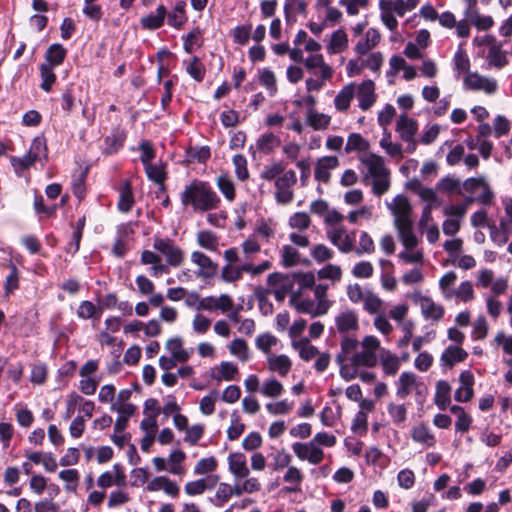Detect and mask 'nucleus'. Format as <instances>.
<instances>
[{
	"mask_svg": "<svg viewBox=\"0 0 512 512\" xmlns=\"http://www.w3.org/2000/svg\"><path fill=\"white\" fill-rule=\"evenodd\" d=\"M282 260L281 264L286 267H293L299 262L298 251L290 245H284L281 251Z\"/></svg>",
	"mask_w": 512,
	"mask_h": 512,
	"instance_id": "obj_61",
	"label": "nucleus"
},
{
	"mask_svg": "<svg viewBox=\"0 0 512 512\" xmlns=\"http://www.w3.org/2000/svg\"><path fill=\"white\" fill-rule=\"evenodd\" d=\"M387 411L395 425L400 426L407 419V408L404 404L390 403Z\"/></svg>",
	"mask_w": 512,
	"mask_h": 512,
	"instance_id": "obj_59",
	"label": "nucleus"
},
{
	"mask_svg": "<svg viewBox=\"0 0 512 512\" xmlns=\"http://www.w3.org/2000/svg\"><path fill=\"white\" fill-rule=\"evenodd\" d=\"M466 19H468L476 29L480 31H487L494 25V20L491 16L481 15L479 11L474 12Z\"/></svg>",
	"mask_w": 512,
	"mask_h": 512,
	"instance_id": "obj_56",
	"label": "nucleus"
},
{
	"mask_svg": "<svg viewBox=\"0 0 512 512\" xmlns=\"http://www.w3.org/2000/svg\"><path fill=\"white\" fill-rule=\"evenodd\" d=\"M67 57V49L60 43L51 44L45 52V62L43 64L52 67H58L65 61Z\"/></svg>",
	"mask_w": 512,
	"mask_h": 512,
	"instance_id": "obj_21",
	"label": "nucleus"
},
{
	"mask_svg": "<svg viewBox=\"0 0 512 512\" xmlns=\"http://www.w3.org/2000/svg\"><path fill=\"white\" fill-rule=\"evenodd\" d=\"M381 35L375 28H370L365 34V39L360 40L356 46L355 51L359 55H365L369 50L374 48L380 42Z\"/></svg>",
	"mask_w": 512,
	"mask_h": 512,
	"instance_id": "obj_25",
	"label": "nucleus"
},
{
	"mask_svg": "<svg viewBox=\"0 0 512 512\" xmlns=\"http://www.w3.org/2000/svg\"><path fill=\"white\" fill-rule=\"evenodd\" d=\"M3 266L9 269V274L6 276L3 284L4 297L9 298L20 288V271L11 260L3 264Z\"/></svg>",
	"mask_w": 512,
	"mask_h": 512,
	"instance_id": "obj_15",
	"label": "nucleus"
},
{
	"mask_svg": "<svg viewBox=\"0 0 512 512\" xmlns=\"http://www.w3.org/2000/svg\"><path fill=\"white\" fill-rule=\"evenodd\" d=\"M191 261L199 267V270L196 272L197 277L210 279L217 274V263L213 262L212 259L203 252H192Z\"/></svg>",
	"mask_w": 512,
	"mask_h": 512,
	"instance_id": "obj_9",
	"label": "nucleus"
},
{
	"mask_svg": "<svg viewBox=\"0 0 512 512\" xmlns=\"http://www.w3.org/2000/svg\"><path fill=\"white\" fill-rule=\"evenodd\" d=\"M490 227V237L492 241L498 246H502L506 244L509 240V236L511 233V223L506 220H501L499 222V226H489Z\"/></svg>",
	"mask_w": 512,
	"mask_h": 512,
	"instance_id": "obj_24",
	"label": "nucleus"
},
{
	"mask_svg": "<svg viewBox=\"0 0 512 512\" xmlns=\"http://www.w3.org/2000/svg\"><path fill=\"white\" fill-rule=\"evenodd\" d=\"M411 436L415 442L422 443L427 446H432L435 442L434 436L425 425L414 427Z\"/></svg>",
	"mask_w": 512,
	"mask_h": 512,
	"instance_id": "obj_53",
	"label": "nucleus"
},
{
	"mask_svg": "<svg viewBox=\"0 0 512 512\" xmlns=\"http://www.w3.org/2000/svg\"><path fill=\"white\" fill-rule=\"evenodd\" d=\"M10 163L14 169L15 174L20 177L25 170L32 167L36 161L26 153L22 157L10 156Z\"/></svg>",
	"mask_w": 512,
	"mask_h": 512,
	"instance_id": "obj_49",
	"label": "nucleus"
},
{
	"mask_svg": "<svg viewBox=\"0 0 512 512\" xmlns=\"http://www.w3.org/2000/svg\"><path fill=\"white\" fill-rule=\"evenodd\" d=\"M369 148V142L362 137L359 133H351L348 136L345 146V152L351 153L353 151H366Z\"/></svg>",
	"mask_w": 512,
	"mask_h": 512,
	"instance_id": "obj_51",
	"label": "nucleus"
},
{
	"mask_svg": "<svg viewBox=\"0 0 512 512\" xmlns=\"http://www.w3.org/2000/svg\"><path fill=\"white\" fill-rule=\"evenodd\" d=\"M418 130V123L415 119L407 117L406 114H402L396 125V131L399 132L400 137L405 142L413 140Z\"/></svg>",
	"mask_w": 512,
	"mask_h": 512,
	"instance_id": "obj_18",
	"label": "nucleus"
},
{
	"mask_svg": "<svg viewBox=\"0 0 512 512\" xmlns=\"http://www.w3.org/2000/svg\"><path fill=\"white\" fill-rule=\"evenodd\" d=\"M180 201L184 208H192L194 212L216 210L221 199L208 181L192 179L180 193Z\"/></svg>",
	"mask_w": 512,
	"mask_h": 512,
	"instance_id": "obj_1",
	"label": "nucleus"
},
{
	"mask_svg": "<svg viewBox=\"0 0 512 512\" xmlns=\"http://www.w3.org/2000/svg\"><path fill=\"white\" fill-rule=\"evenodd\" d=\"M36 162L41 160L43 156L46 160L48 158L47 141L44 137H35L27 152Z\"/></svg>",
	"mask_w": 512,
	"mask_h": 512,
	"instance_id": "obj_43",
	"label": "nucleus"
},
{
	"mask_svg": "<svg viewBox=\"0 0 512 512\" xmlns=\"http://www.w3.org/2000/svg\"><path fill=\"white\" fill-rule=\"evenodd\" d=\"M230 353L239 357L242 361L249 359L248 345L241 338L234 339L229 346Z\"/></svg>",
	"mask_w": 512,
	"mask_h": 512,
	"instance_id": "obj_62",
	"label": "nucleus"
},
{
	"mask_svg": "<svg viewBox=\"0 0 512 512\" xmlns=\"http://www.w3.org/2000/svg\"><path fill=\"white\" fill-rule=\"evenodd\" d=\"M33 208L38 215L39 219L45 218H54L57 215L58 205H46L44 203V197L42 194L35 190L34 192V200H33Z\"/></svg>",
	"mask_w": 512,
	"mask_h": 512,
	"instance_id": "obj_22",
	"label": "nucleus"
},
{
	"mask_svg": "<svg viewBox=\"0 0 512 512\" xmlns=\"http://www.w3.org/2000/svg\"><path fill=\"white\" fill-rule=\"evenodd\" d=\"M335 324L342 335L355 332L359 329L358 315L354 310H346L335 317Z\"/></svg>",
	"mask_w": 512,
	"mask_h": 512,
	"instance_id": "obj_11",
	"label": "nucleus"
},
{
	"mask_svg": "<svg viewBox=\"0 0 512 512\" xmlns=\"http://www.w3.org/2000/svg\"><path fill=\"white\" fill-rule=\"evenodd\" d=\"M415 385L416 375L413 372H403L398 379L396 395L401 399H405Z\"/></svg>",
	"mask_w": 512,
	"mask_h": 512,
	"instance_id": "obj_32",
	"label": "nucleus"
},
{
	"mask_svg": "<svg viewBox=\"0 0 512 512\" xmlns=\"http://www.w3.org/2000/svg\"><path fill=\"white\" fill-rule=\"evenodd\" d=\"M393 215L395 217V228L400 226L405 228L406 225L413 223L411 219L412 207L405 196L398 195L395 197Z\"/></svg>",
	"mask_w": 512,
	"mask_h": 512,
	"instance_id": "obj_8",
	"label": "nucleus"
},
{
	"mask_svg": "<svg viewBox=\"0 0 512 512\" xmlns=\"http://www.w3.org/2000/svg\"><path fill=\"white\" fill-rule=\"evenodd\" d=\"M463 158L464 164L469 168H475L479 164V159L475 154H468L464 156V147L460 144L456 145L450 150V165L459 163Z\"/></svg>",
	"mask_w": 512,
	"mask_h": 512,
	"instance_id": "obj_23",
	"label": "nucleus"
},
{
	"mask_svg": "<svg viewBox=\"0 0 512 512\" xmlns=\"http://www.w3.org/2000/svg\"><path fill=\"white\" fill-rule=\"evenodd\" d=\"M486 60L489 66L501 69L508 64L506 52L502 50V46H493L488 48Z\"/></svg>",
	"mask_w": 512,
	"mask_h": 512,
	"instance_id": "obj_33",
	"label": "nucleus"
},
{
	"mask_svg": "<svg viewBox=\"0 0 512 512\" xmlns=\"http://www.w3.org/2000/svg\"><path fill=\"white\" fill-rule=\"evenodd\" d=\"M54 68L50 65L40 64L39 72L41 83L39 87L45 91L46 93H50L52 91L53 85L56 83L57 76L54 72Z\"/></svg>",
	"mask_w": 512,
	"mask_h": 512,
	"instance_id": "obj_34",
	"label": "nucleus"
},
{
	"mask_svg": "<svg viewBox=\"0 0 512 512\" xmlns=\"http://www.w3.org/2000/svg\"><path fill=\"white\" fill-rule=\"evenodd\" d=\"M183 49L191 54L195 48H201L204 44L203 32L196 26L187 35L182 36Z\"/></svg>",
	"mask_w": 512,
	"mask_h": 512,
	"instance_id": "obj_26",
	"label": "nucleus"
},
{
	"mask_svg": "<svg viewBox=\"0 0 512 512\" xmlns=\"http://www.w3.org/2000/svg\"><path fill=\"white\" fill-rule=\"evenodd\" d=\"M354 96V88L352 85L345 86L335 97L334 104L337 110L346 111L350 107L351 100Z\"/></svg>",
	"mask_w": 512,
	"mask_h": 512,
	"instance_id": "obj_47",
	"label": "nucleus"
},
{
	"mask_svg": "<svg viewBox=\"0 0 512 512\" xmlns=\"http://www.w3.org/2000/svg\"><path fill=\"white\" fill-rule=\"evenodd\" d=\"M465 88L470 90H483L487 94H492L497 90V81L492 78L484 77L478 73H466L463 77Z\"/></svg>",
	"mask_w": 512,
	"mask_h": 512,
	"instance_id": "obj_7",
	"label": "nucleus"
},
{
	"mask_svg": "<svg viewBox=\"0 0 512 512\" xmlns=\"http://www.w3.org/2000/svg\"><path fill=\"white\" fill-rule=\"evenodd\" d=\"M352 365L355 367H374L377 364V357L373 351H361L351 357Z\"/></svg>",
	"mask_w": 512,
	"mask_h": 512,
	"instance_id": "obj_46",
	"label": "nucleus"
},
{
	"mask_svg": "<svg viewBox=\"0 0 512 512\" xmlns=\"http://www.w3.org/2000/svg\"><path fill=\"white\" fill-rule=\"evenodd\" d=\"M248 271L249 266L245 265V263L237 267L227 264L222 268L221 279L227 283L236 282L242 278L244 272Z\"/></svg>",
	"mask_w": 512,
	"mask_h": 512,
	"instance_id": "obj_38",
	"label": "nucleus"
},
{
	"mask_svg": "<svg viewBox=\"0 0 512 512\" xmlns=\"http://www.w3.org/2000/svg\"><path fill=\"white\" fill-rule=\"evenodd\" d=\"M166 348L172 353V356L179 362H186L189 359V353L182 347V339L179 337L171 338L167 341Z\"/></svg>",
	"mask_w": 512,
	"mask_h": 512,
	"instance_id": "obj_50",
	"label": "nucleus"
},
{
	"mask_svg": "<svg viewBox=\"0 0 512 512\" xmlns=\"http://www.w3.org/2000/svg\"><path fill=\"white\" fill-rule=\"evenodd\" d=\"M368 167L372 177L389 176L390 171L385 167L384 159L376 154H371L368 158L362 160Z\"/></svg>",
	"mask_w": 512,
	"mask_h": 512,
	"instance_id": "obj_28",
	"label": "nucleus"
},
{
	"mask_svg": "<svg viewBox=\"0 0 512 512\" xmlns=\"http://www.w3.org/2000/svg\"><path fill=\"white\" fill-rule=\"evenodd\" d=\"M269 369L278 372L281 376H286L291 370L292 362L288 356L282 354L268 359Z\"/></svg>",
	"mask_w": 512,
	"mask_h": 512,
	"instance_id": "obj_39",
	"label": "nucleus"
},
{
	"mask_svg": "<svg viewBox=\"0 0 512 512\" xmlns=\"http://www.w3.org/2000/svg\"><path fill=\"white\" fill-rule=\"evenodd\" d=\"M396 229L406 250H413L418 244V239L413 232V223L406 225L405 228L400 226L396 227Z\"/></svg>",
	"mask_w": 512,
	"mask_h": 512,
	"instance_id": "obj_45",
	"label": "nucleus"
},
{
	"mask_svg": "<svg viewBox=\"0 0 512 512\" xmlns=\"http://www.w3.org/2000/svg\"><path fill=\"white\" fill-rule=\"evenodd\" d=\"M245 430V424L241 422L240 416L234 411L231 414V425L227 429V437L229 440H237Z\"/></svg>",
	"mask_w": 512,
	"mask_h": 512,
	"instance_id": "obj_57",
	"label": "nucleus"
},
{
	"mask_svg": "<svg viewBox=\"0 0 512 512\" xmlns=\"http://www.w3.org/2000/svg\"><path fill=\"white\" fill-rule=\"evenodd\" d=\"M77 90L80 87L71 83L61 93L59 101L65 115H70L76 109L77 103L82 104L81 99H77Z\"/></svg>",
	"mask_w": 512,
	"mask_h": 512,
	"instance_id": "obj_13",
	"label": "nucleus"
},
{
	"mask_svg": "<svg viewBox=\"0 0 512 512\" xmlns=\"http://www.w3.org/2000/svg\"><path fill=\"white\" fill-rule=\"evenodd\" d=\"M153 247L165 256L168 265L177 267L182 264L184 260L183 251L175 245L172 239L155 237Z\"/></svg>",
	"mask_w": 512,
	"mask_h": 512,
	"instance_id": "obj_5",
	"label": "nucleus"
},
{
	"mask_svg": "<svg viewBox=\"0 0 512 512\" xmlns=\"http://www.w3.org/2000/svg\"><path fill=\"white\" fill-rule=\"evenodd\" d=\"M297 182V176L294 170H288L275 180V199L278 204L287 205L294 199L292 187Z\"/></svg>",
	"mask_w": 512,
	"mask_h": 512,
	"instance_id": "obj_4",
	"label": "nucleus"
},
{
	"mask_svg": "<svg viewBox=\"0 0 512 512\" xmlns=\"http://www.w3.org/2000/svg\"><path fill=\"white\" fill-rule=\"evenodd\" d=\"M229 471L236 478H245L250 471L247 467L246 456L241 452L230 453L228 456Z\"/></svg>",
	"mask_w": 512,
	"mask_h": 512,
	"instance_id": "obj_19",
	"label": "nucleus"
},
{
	"mask_svg": "<svg viewBox=\"0 0 512 512\" xmlns=\"http://www.w3.org/2000/svg\"><path fill=\"white\" fill-rule=\"evenodd\" d=\"M88 167L82 169L77 176H73L72 192L79 202L86 197V179L88 176Z\"/></svg>",
	"mask_w": 512,
	"mask_h": 512,
	"instance_id": "obj_36",
	"label": "nucleus"
},
{
	"mask_svg": "<svg viewBox=\"0 0 512 512\" xmlns=\"http://www.w3.org/2000/svg\"><path fill=\"white\" fill-rule=\"evenodd\" d=\"M491 346L495 349L501 347L505 354L512 355V335H507L504 331H498L491 341Z\"/></svg>",
	"mask_w": 512,
	"mask_h": 512,
	"instance_id": "obj_55",
	"label": "nucleus"
},
{
	"mask_svg": "<svg viewBox=\"0 0 512 512\" xmlns=\"http://www.w3.org/2000/svg\"><path fill=\"white\" fill-rule=\"evenodd\" d=\"M348 46V37L343 29H338L332 33L327 51L330 54H337L344 51Z\"/></svg>",
	"mask_w": 512,
	"mask_h": 512,
	"instance_id": "obj_35",
	"label": "nucleus"
},
{
	"mask_svg": "<svg viewBox=\"0 0 512 512\" xmlns=\"http://www.w3.org/2000/svg\"><path fill=\"white\" fill-rule=\"evenodd\" d=\"M102 313L103 307H98L89 300L81 301L76 311L77 317L82 320L100 319Z\"/></svg>",
	"mask_w": 512,
	"mask_h": 512,
	"instance_id": "obj_27",
	"label": "nucleus"
},
{
	"mask_svg": "<svg viewBox=\"0 0 512 512\" xmlns=\"http://www.w3.org/2000/svg\"><path fill=\"white\" fill-rule=\"evenodd\" d=\"M292 347L299 352V356L304 361H310L317 355H319V350L316 346L310 344L308 338L303 337L300 340H293Z\"/></svg>",
	"mask_w": 512,
	"mask_h": 512,
	"instance_id": "obj_29",
	"label": "nucleus"
},
{
	"mask_svg": "<svg viewBox=\"0 0 512 512\" xmlns=\"http://www.w3.org/2000/svg\"><path fill=\"white\" fill-rule=\"evenodd\" d=\"M259 82L270 92L271 96H273L278 90L275 74L269 68H265L261 71Z\"/></svg>",
	"mask_w": 512,
	"mask_h": 512,
	"instance_id": "obj_60",
	"label": "nucleus"
},
{
	"mask_svg": "<svg viewBox=\"0 0 512 512\" xmlns=\"http://www.w3.org/2000/svg\"><path fill=\"white\" fill-rule=\"evenodd\" d=\"M186 64L187 74L196 82L201 83L206 75V68L199 57L193 56L189 61H184Z\"/></svg>",
	"mask_w": 512,
	"mask_h": 512,
	"instance_id": "obj_30",
	"label": "nucleus"
},
{
	"mask_svg": "<svg viewBox=\"0 0 512 512\" xmlns=\"http://www.w3.org/2000/svg\"><path fill=\"white\" fill-rule=\"evenodd\" d=\"M331 121V117L323 114L318 113L314 109H309L307 114V123L314 129V130H322L326 129Z\"/></svg>",
	"mask_w": 512,
	"mask_h": 512,
	"instance_id": "obj_48",
	"label": "nucleus"
},
{
	"mask_svg": "<svg viewBox=\"0 0 512 512\" xmlns=\"http://www.w3.org/2000/svg\"><path fill=\"white\" fill-rule=\"evenodd\" d=\"M357 98L359 101V107L366 111L376 101L375 95V84L372 80L363 81L358 87Z\"/></svg>",
	"mask_w": 512,
	"mask_h": 512,
	"instance_id": "obj_16",
	"label": "nucleus"
},
{
	"mask_svg": "<svg viewBox=\"0 0 512 512\" xmlns=\"http://www.w3.org/2000/svg\"><path fill=\"white\" fill-rule=\"evenodd\" d=\"M218 467V462L214 456L200 459L194 466L195 475H204L207 473H213Z\"/></svg>",
	"mask_w": 512,
	"mask_h": 512,
	"instance_id": "obj_54",
	"label": "nucleus"
},
{
	"mask_svg": "<svg viewBox=\"0 0 512 512\" xmlns=\"http://www.w3.org/2000/svg\"><path fill=\"white\" fill-rule=\"evenodd\" d=\"M218 236L211 230H201L197 233V243L209 251H217L219 245Z\"/></svg>",
	"mask_w": 512,
	"mask_h": 512,
	"instance_id": "obj_42",
	"label": "nucleus"
},
{
	"mask_svg": "<svg viewBox=\"0 0 512 512\" xmlns=\"http://www.w3.org/2000/svg\"><path fill=\"white\" fill-rule=\"evenodd\" d=\"M238 374V367L231 362H222L220 364L219 373L216 375L212 372L211 377L217 381L234 380L235 375Z\"/></svg>",
	"mask_w": 512,
	"mask_h": 512,
	"instance_id": "obj_52",
	"label": "nucleus"
},
{
	"mask_svg": "<svg viewBox=\"0 0 512 512\" xmlns=\"http://www.w3.org/2000/svg\"><path fill=\"white\" fill-rule=\"evenodd\" d=\"M419 304L423 314L427 318L440 319L444 315V309L437 306L429 297L421 296Z\"/></svg>",
	"mask_w": 512,
	"mask_h": 512,
	"instance_id": "obj_41",
	"label": "nucleus"
},
{
	"mask_svg": "<svg viewBox=\"0 0 512 512\" xmlns=\"http://www.w3.org/2000/svg\"><path fill=\"white\" fill-rule=\"evenodd\" d=\"M233 164L235 166V174H236V177L240 180V181H245L249 178V171H248V168H247V160L246 158L241 155V154H237L235 156H233Z\"/></svg>",
	"mask_w": 512,
	"mask_h": 512,
	"instance_id": "obj_64",
	"label": "nucleus"
},
{
	"mask_svg": "<svg viewBox=\"0 0 512 512\" xmlns=\"http://www.w3.org/2000/svg\"><path fill=\"white\" fill-rule=\"evenodd\" d=\"M476 286L481 289H490V295L485 299L486 309L493 319H497L504 309L498 296L506 293L509 287V278L507 276L496 278L493 270L484 268L479 270L476 275Z\"/></svg>",
	"mask_w": 512,
	"mask_h": 512,
	"instance_id": "obj_2",
	"label": "nucleus"
},
{
	"mask_svg": "<svg viewBox=\"0 0 512 512\" xmlns=\"http://www.w3.org/2000/svg\"><path fill=\"white\" fill-rule=\"evenodd\" d=\"M381 364L384 373L389 376L395 375L400 367V361L398 357L385 349L382 350Z\"/></svg>",
	"mask_w": 512,
	"mask_h": 512,
	"instance_id": "obj_44",
	"label": "nucleus"
},
{
	"mask_svg": "<svg viewBox=\"0 0 512 512\" xmlns=\"http://www.w3.org/2000/svg\"><path fill=\"white\" fill-rule=\"evenodd\" d=\"M281 140L272 132L264 133L257 140V149L264 154H270L276 147L280 146Z\"/></svg>",
	"mask_w": 512,
	"mask_h": 512,
	"instance_id": "obj_37",
	"label": "nucleus"
},
{
	"mask_svg": "<svg viewBox=\"0 0 512 512\" xmlns=\"http://www.w3.org/2000/svg\"><path fill=\"white\" fill-rule=\"evenodd\" d=\"M311 224V219L306 212H296L289 218V225L300 231L306 230Z\"/></svg>",
	"mask_w": 512,
	"mask_h": 512,
	"instance_id": "obj_63",
	"label": "nucleus"
},
{
	"mask_svg": "<svg viewBox=\"0 0 512 512\" xmlns=\"http://www.w3.org/2000/svg\"><path fill=\"white\" fill-rule=\"evenodd\" d=\"M216 185L223 196L229 202H233L236 198V191L233 181L228 174H222L217 177Z\"/></svg>",
	"mask_w": 512,
	"mask_h": 512,
	"instance_id": "obj_40",
	"label": "nucleus"
},
{
	"mask_svg": "<svg viewBox=\"0 0 512 512\" xmlns=\"http://www.w3.org/2000/svg\"><path fill=\"white\" fill-rule=\"evenodd\" d=\"M135 204L132 184L129 180H125L119 189V199L117 208L122 213H128Z\"/></svg>",
	"mask_w": 512,
	"mask_h": 512,
	"instance_id": "obj_20",
	"label": "nucleus"
},
{
	"mask_svg": "<svg viewBox=\"0 0 512 512\" xmlns=\"http://www.w3.org/2000/svg\"><path fill=\"white\" fill-rule=\"evenodd\" d=\"M146 175L149 180L156 183L158 185V190L155 192V197L159 199L161 194H165L164 200L161 202L163 208L171 207V200L168 195V188L165 184V181L168 177V173L166 171V164L161 163V165L149 164L144 167Z\"/></svg>",
	"mask_w": 512,
	"mask_h": 512,
	"instance_id": "obj_3",
	"label": "nucleus"
},
{
	"mask_svg": "<svg viewBox=\"0 0 512 512\" xmlns=\"http://www.w3.org/2000/svg\"><path fill=\"white\" fill-rule=\"evenodd\" d=\"M127 138V132L120 125L111 129L109 135L103 139L102 154L108 156L116 154L123 146Z\"/></svg>",
	"mask_w": 512,
	"mask_h": 512,
	"instance_id": "obj_6",
	"label": "nucleus"
},
{
	"mask_svg": "<svg viewBox=\"0 0 512 512\" xmlns=\"http://www.w3.org/2000/svg\"><path fill=\"white\" fill-rule=\"evenodd\" d=\"M167 15V8L160 4L155 12H150L148 15L140 19V25L145 30H157L163 26Z\"/></svg>",
	"mask_w": 512,
	"mask_h": 512,
	"instance_id": "obj_14",
	"label": "nucleus"
},
{
	"mask_svg": "<svg viewBox=\"0 0 512 512\" xmlns=\"http://www.w3.org/2000/svg\"><path fill=\"white\" fill-rule=\"evenodd\" d=\"M470 60L465 52L461 48L454 55V69L458 76H465L469 72Z\"/></svg>",
	"mask_w": 512,
	"mask_h": 512,
	"instance_id": "obj_58",
	"label": "nucleus"
},
{
	"mask_svg": "<svg viewBox=\"0 0 512 512\" xmlns=\"http://www.w3.org/2000/svg\"><path fill=\"white\" fill-rule=\"evenodd\" d=\"M338 165L339 160L336 156L319 158L315 166V179L325 184L329 183L331 177L330 170L338 167Z\"/></svg>",
	"mask_w": 512,
	"mask_h": 512,
	"instance_id": "obj_12",
	"label": "nucleus"
},
{
	"mask_svg": "<svg viewBox=\"0 0 512 512\" xmlns=\"http://www.w3.org/2000/svg\"><path fill=\"white\" fill-rule=\"evenodd\" d=\"M460 386L455 391V400L466 402L473 396L474 377L470 371H463L459 377Z\"/></svg>",
	"mask_w": 512,
	"mask_h": 512,
	"instance_id": "obj_17",
	"label": "nucleus"
},
{
	"mask_svg": "<svg viewBox=\"0 0 512 512\" xmlns=\"http://www.w3.org/2000/svg\"><path fill=\"white\" fill-rule=\"evenodd\" d=\"M186 7V1L177 0L171 11H167V24L176 30L182 29L184 24L188 21Z\"/></svg>",
	"mask_w": 512,
	"mask_h": 512,
	"instance_id": "obj_10",
	"label": "nucleus"
},
{
	"mask_svg": "<svg viewBox=\"0 0 512 512\" xmlns=\"http://www.w3.org/2000/svg\"><path fill=\"white\" fill-rule=\"evenodd\" d=\"M450 413L456 416V432L465 433L470 429L472 418L468 413L465 412L464 408L457 405L450 406Z\"/></svg>",
	"mask_w": 512,
	"mask_h": 512,
	"instance_id": "obj_31",
	"label": "nucleus"
}]
</instances>
